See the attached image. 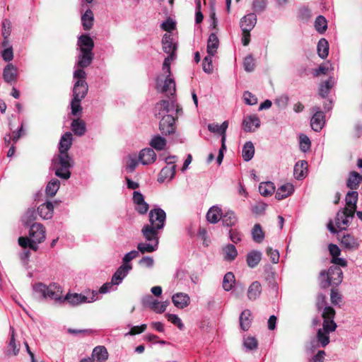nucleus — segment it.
Segmentation results:
<instances>
[{"mask_svg":"<svg viewBox=\"0 0 362 362\" xmlns=\"http://www.w3.org/2000/svg\"><path fill=\"white\" fill-rule=\"evenodd\" d=\"M45 240V228L39 223H33L29 230V237L21 236L18 238V245L23 248L29 247L33 251L39 248L38 244Z\"/></svg>","mask_w":362,"mask_h":362,"instance_id":"f257e3e1","label":"nucleus"},{"mask_svg":"<svg viewBox=\"0 0 362 362\" xmlns=\"http://www.w3.org/2000/svg\"><path fill=\"white\" fill-rule=\"evenodd\" d=\"M33 291L35 293L41 295L43 299L48 297L56 300H61L62 299V288L56 283L50 284L49 286L42 283L36 284L33 287Z\"/></svg>","mask_w":362,"mask_h":362,"instance_id":"f03ea898","label":"nucleus"},{"mask_svg":"<svg viewBox=\"0 0 362 362\" xmlns=\"http://www.w3.org/2000/svg\"><path fill=\"white\" fill-rule=\"evenodd\" d=\"M321 276H327V279L321 282L322 288H327L330 286H338L343 279L342 270L337 266L330 267L328 271H321Z\"/></svg>","mask_w":362,"mask_h":362,"instance_id":"7ed1b4c3","label":"nucleus"},{"mask_svg":"<svg viewBox=\"0 0 362 362\" xmlns=\"http://www.w3.org/2000/svg\"><path fill=\"white\" fill-rule=\"evenodd\" d=\"M156 88L160 93H165L168 97L175 93V81L171 75H161L157 77Z\"/></svg>","mask_w":362,"mask_h":362,"instance_id":"20e7f679","label":"nucleus"},{"mask_svg":"<svg viewBox=\"0 0 362 362\" xmlns=\"http://www.w3.org/2000/svg\"><path fill=\"white\" fill-rule=\"evenodd\" d=\"M148 216L150 224H148V226H152L158 230H161L164 227L166 214L162 209L156 208L151 209Z\"/></svg>","mask_w":362,"mask_h":362,"instance_id":"39448f33","label":"nucleus"},{"mask_svg":"<svg viewBox=\"0 0 362 362\" xmlns=\"http://www.w3.org/2000/svg\"><path fill=\"white\" fill-rule=\"evenodd\" d=\"M355 213L353 210L351 211L343 209L337 213L335 218V224L337 227L340 230H345L349 226L350 221L354 218Z\"/></svg>","mask_w":362,"mask_h":362,"instance_id":"423d86ee","label":"nucleus"},{"mask_svg":"<svg viewBox=\"0 0 362 362\" xmlns=\"http://www.w3.org/2000/svg\"><path fill=\"white\" fill-rule=\"evenodd\" d=\"M175 118L170 115H165L162 117L159 123V130L163 135L173 134L175 130Z\"/></svg>","mask_w":362,"mask_h":362,"instance_id":"0eeeda50","label":"nucleus"},{"mask_svg":"<svg viewBox=\"0 0 362 362\" xmlns=\"http://www.w3.org/2000/svg\"><path fill=\"white\" fill-rule=\"evenodd\" d=\"M313 111L315 113L310 119V126L315 132H319L325 124V115L319 107H314Z\"/></svg>","mask_w":362,"mask_h":362,"instance_id":"6e6552de","label":"nucleus"},{"mask_svg":"<svg viewBox=\"0 0 362 362\" xmlns=\"http://www.w3.org/2000/svg\"><path fill=\"white\" fill-rule=\"evenodd\" d=\"M338 238H340L341 246L348 250L354 251L359 247L360 244L358 238L351 234H339Z\"/></svg>","mask_w":362,"mask_h":362,"instance_id":"1a4fd4ad","label":"nucleus"},{"mask_svg":"<svg viewBox=\"0 0 362 362\" xmlns=\"http://www.w3.org/2000/svg\"><path fill=\"white\" fill-rule=\"evenodd\" d=\"M97 294L98 293L96 292L93 291L92 293V297L90 300H88V298L84 295L78 293H68L66 294L65 298L63 300L62 298L60 301L66 300L72 305H78L82 303L93 302L95 300V296H97Z\"/></svg>","mask_w":362,"mask_h":362,"instance_id":"9d476101","label":"nucleus"},{"mask_svg":"<svg viewBox=\"0 0 362 362\" xmlns=\"http://www.w3.org/2000/svg\"><path fill=\"white\" fill-rule=\"evenodd\" d=\"M158 229L152 226L146 224L141 229V234L146 242L152 243L156 245L159 243Z\"/></svg>","mask_w":362,"mask_h":362,"instance_id":"9b49d317","label":"nucleus"},{"mask_svg":"<svg viewBox=\"0 0 362 362\" xmlns=\"http://www.w3.org/2000/svg\"><path fill=\"white\" fill-rule=\"evenodd\" d=\"M88 86L85 80L77 81L73 88V98L83 100L88 93Z\"/></svg>","mask_w":362,"mask_h":362,"instance_id":"f8f14e48","label":"nucleus"},{"mask_svg":"<svg viewBox=\"0 0 362 362\" xmlns=\"http://www.w3.org/2000/svg\"><path fill=\"white\" fill-rule=\"evenodd\" d=\"M3 78L6 83H13L18 80V70L13 64H8L3 71Z\"/></svg>","mask_w":362,"mask_h":362,"instance_id":"ddd939ff","label":"nucleus"},{"mask_svg":"<svg viewBox=\"0 0 362 362\" xmlns=\"http://www.w3.org/2000/svg\"><path fill=\"white\" fill-rule=\"evenodd\" d=\"M162 48L164 52L175 57L177 45L173 41V37L170 34L165 33L162 38Z\"/></svg>","mask_w":362,"mask_h":362,"instance_id":"4468645a","label":"nucleus"},{"mask_svg":"<svg viewBox=\"0 0 362 362\" xmlns=\"http://www.w3.org/2000/svg\"><path fill=\"white\" fill-rule=\"evenodd\" d=\"M74 160L69 154L64 153H58L52 161V165H57L69 169H71L74 166Z\"/></svg>","mask_w":362,"mask_h":362,"instance_id":"2eb2a0df","label":"nucleus"},{"mask_svg":"<svg viewBox=\"0 0 362 362\" xmlns=\"http://www.w3.org/2000/svg\"><path fill=\"white\" fill-rule=\"evenodd\" d=\"M259 126L260 120L256 115L248 116L243 121V129L245 132H253Z\"/></svg>","mask_w":362,"mask_h":362,"instance_id":"dca6fc26","label":"nucleus"},{"mask_svg":"<svg viewBox=\"0 0 362 362\" xmlns=\"http://www.w3.org/2000/svg\"><path fill=\"white\" fill-rule=\"evenodd\" d=\"M132 269V266H126L122 264L113 274L111 279L112 282L115 285H119Z\"/></svg>","mask_w":362,"mask_h":362,"instance_id":"f3484780","label":"nucleus"},{"mask_svg":"<svg viewBox=\"0 0 362 362\" xmlns=\"http://www.w3.org/2000/svg\"><path fill=\"white\" fill-rule=\"evenodd\" d=\"M72 134L66 132L62 136L59 145V153L69 154L68 151L72 145Z\"/></svg>","mask_w":362,"mask_h":362,"instance_id":"a211bd4d","label":"nucleus"},{"mask_svg":"<svg viewBox=\"0 0 362 362\" xmlns=\"http://www.w3.org/2000/svg\"><path fill=\"white\" fill-rule=\"evenodd\" d=\"M139 159L143 165H148L156 160V154L152 148H144L140 151Z\"/></svg>","mask_w":362,"mask_h":362,"instance_id":"6ab92c4d","label":"nucleus"},{"mask_svg":"<svg viewBox=\"0 0 362 362\" xmlns=\"http://www.w3.org/2000/svg\"><path fill=\"white\" fill-rule=\"evenodd\" d=\"M78 45L80 52L86 50L88 52H93L94 48V42L88 35H81L78 40Z\"/></svg>","mask_w":362,"mask_h":362,"instance_id":"aec40b11","label":"nucleus"},{"mask_svg":"<svg viewBox=\"0 0 362 362\" xmlns=\"http://www.w3.org/2000/svg\"><path fill=\"white\" fill-rule=\"evenodd\" d=\"M94 58V54L93 52H88L86 50L80 52L78 56L77 66L78 67L85 69L89 66Z\"/></svg>","mask_w":362,"mask_h":362,"instance_id":"412c9836","label":"nucleus"},{"mask_svg":"<svg viewBox=\"0 0 362 362\" xmlns=\"http://www.w3.org/2000/svg\"><path fill=\"white\" fill-rule=\"evenodd\" d=\"M308 163L303 160L297 162L294 166L293 175L297 180H302L307 175Z\"/></svg>","mask_w":362,"mask_h":362,"instance_id":"4be33fe9","label":"nucleus"},{"mask_svg":"<svg viewBox=\"0 0 362 362\" xmlns=\"http://www.w3.org/2000/svg\"><path fill=\"white\" fill-rule=\"evenodd\" d=\"M172 300L175 306L182 309L189 304L190 298L186 293H177L173 296Z\"/></svg>","mask_w":362,"mask_h":362,"instance_id":"5701e85b","label":"nucleus"},{"mask_svg":"<svg viewBox=\"0 0 362 362\" xmlns=\"http://www.w3.org/2000/svg\"><path fill=\"white\" fill-rule=\"evenodd\" d=\"M54 206L52 202H47L40 205L37 208V213L43 219H49L53 216Z\"/></svg>","mask_w":362,"mask_h":362,"instance_id":"b1692460","label":"nucleus"},{"mask_svg":"<svg viewBox=\"0 0 362 362\" xmlns=\"http://www.w3.org/2000/svg\"><path fill=\"white\" fill-rule=\"evenodd\" d=\"M358 194L356 191H349L346 195V207L344 209L355 213L356 210V203L358 201Z\"/></svg>","mask_w":362,"mask_h":362,"instance_id":"393cba45","label":"nucleus"},{"mask_svg":"<svg viewBox=\"0 0 362 362\" xmlns=\"http://www.w3.org/2000/svg\"><path fill=\"white\" fill-rule=\"evenodd\" d=\"M362 180V176L356 171H351L349 173V177L346 181V186L351 191H355L359 187V185Z\"/></svg>","mask_w":362,"mask_h":362,"instance_id":"a878e982","label":"nucleus"},{"mask_svg":"<svg viewBox=\"0 0 362 362\" xmlns=\"http://www.w3.org/2000/svg\"><path fill=\"white\" fill-rule=\"evenodd\" d=\"M93 360L98 362H105L108 358V352L104 346H98L95 347L92 353Z\"/></svg>","mask_w":362,"mask_h":362,"instance_id":"bb28decb","label":"nucleus"},{"mask_svg":"<svg viewBox=\"0 0 362 362\" xmlns=\"http://www.w3.org/2000/svg\"><path fill=\"white\" fill-rule=\"evenodd\" d=\"M176 166L173 165L172 166H166L162 168L158 174V182L160 183L163 182L165 179H173L175 175Z\"/></svg>","mask_w":362,"mask_h":362,"instance_id":"cd10ccee","label":"nucleus"},{"mask_svg":"<svg viewBox=\"0 0 362 362\" xmlns=\"http://www.w3.org/2000/svg\"><path fill=\"white\" fill-rule=\"evenodd\" d=\"M262 285L257 281H253L248 288L247 297L250 300L257 299L262 293Z\"/></svg>","mask_w":362,"mask_h":362,"instance_id":"c85d7f7f","label":"nucleus"},{"mask_svg":"<svg viewBox=\"0 0 362 362\" xmlns=\"http://www.w3.org/2000/svg\"><path fill=\"white\" fill-rule=\"evenodd\" d=\"M252 313L250 310H244L240 315V326L243 331L250 329L252 323Z\"/></svg>","mask_w":362,"mask_h":362,"instance_id":"c756f323","label":"nucleus"},{"mask_svg":"<svg viewBox=\"0 0 362 362\" xmlns=\"http://www.w3.org/2000/svg\"><path fill=\"white\" fill-rule=\"evenodd\" d=\"M293 192V186L291 184H285L279 187L276 192L275 198L278 200L284 199L290 196Z\"/></svg>","mask_w":362,"mask_h":362,"instance_id":"7c9ffc66","label":"nucleus"},{"mask_svg":"<svg viewBox=\"0 0 362 362\" xmlns=\"http://www.w3.org/2000/svg\"><path fill=\"white\" fill-rule=\"evenodd\" d=\"M222 217L221 209L218 206H212L208 211L206 218L211 223H218Z\"/></svg>","mask_w":362,"mask_h":362,"instance_id":"2f4dec72","label":"nucleus"},{"mask_svg":"<svg viewBox=\"0 0 362 362\" xmlns=\"http://www.w3.org/2000/svg\"><path fill=\"white\" fill-rule=\"evenodd\" d=\"M219 46V40L215 33L210 34L207 42V54L214 56Z\"/></svg>","mask_w":362,"mask_h":362,"instance_id":"473e14b6","label":"nucleus"},{"mask_svg":"<svg viewBox=\"0 0 362 362\" xmlns=\"http://www.w3.org/2000/svg\"><path fill=\"white\" fill-rule=\"evenodd\" d=\"M71 126L73 132L76 136H83L86 132V123L81 119H74Z\"/></svg>","mask_w":362,"mask_h":362,"instance_id":"72a5a7b5","label":"nucleus"},{"mask_svg":"<svg viewBox=\"0 0 362 362\" xmlns=\"http://www.w3.org/2000/svg\"><path fill=\"white\" fill-rule=\"evenodd\" d=\"M81 22L83 28L85 30H90L94 22L93 13L90 9L86 11L84 14L81 16Z\"/></svg>","mask_w":362,"mask_h":362,"instance_id":"f704fd0d","label":"nucleus"},{"mask_svg":"<svg viewBox=\"0 0 362 362\" xmlns=\"http://www.w3.org/2000/svg\"><path fill=\"white\" fill-rule=\"evenodd\" d=\"M37 218V212L34 209H28L21 218L23 224L25 226H31L35 223V221Z\"/></svg>","mask_w":362,"mask_h":362,"instance_id":"c9c22d12","label":"nucleus"},{"mask_svg":"<svg viewBox=\"0 0 362 362\" xmlns=\"http://www.w3.org/2000/svg\"><path fill=\"white\" fill-rule=\"evenodd\" d=\"M223 255L225 260L231 262L236 258L238 251L234 245L228 244L223 248Z\"/></svg>","mask_w":362,"mask_h":362,"instance_id":"e433bc0d","label":"nucleus"},{"mask_svg":"<svg viewBox=\"0 0 362 362\" xmlns=\"http://www.w3.org/2000/svg\"><path fill=\"white\" fill-rule=\"evenodd\" d=\"M256 21L257 18L255 14L250 13L247 16H245L240 20V28L252 30L254 28Z\"/></svg>","mask_w":362,"mask_h":362,"instance_id":"4c0bfd02","label":"nucleus"},{"mask_svg":"<svg viewBox=\"0 0 362 362\" xmlns=\"http://www.w3.org/2000/svg\"><path fill=\"white\" fill-rule=\"evenodd\" d=\"M255 154V147L251 141L245 144L243 148L242 156L245 161L250 160Z\"/></svg>","mask_w":362,"mask_h":362,"instance_id":"58836bf2","label":"nucleus"},{"mask_svg":"<svg viewBox=\"0 0 362 362\" xmlns=\"http://www.w3.org/2000/svg\"><path fill=\"white\" fill-rule=\"evenodd\" d=\"M262 254L257 251H252L247 256V263L251 268L255 267L260 262Z\"/></svg>","mask_w":362,"mask_h":362,"instance_id":"ea45409f","label":"nucleus"},{"mask_svg":"<svg viewBox=\"0 0 362 362\" xmlns=\"http://www.w3.org/2000/svg\"><path fill=\"white\" fill-rule=\"evenodd\" d=\"M317 54L322 59H325L329 54V44L326 39L322 38L317 43Z\"/></svg>","mask_w":362,"mask_h":362,"instance_id":"a19ab883","label":"nucleus"},{"mask_svg":"<svg viewBox=\"0 0 362 362\" xmlns=\"http://www.w3.org/2000/svg\"><path fill=\"white\" fill-rule=\"evenodd\" d=\"M175 106V105L173 100L170 102L167 100H162L156 104L155 108L156 110H158V114L160 115L161 111H164L165 112L168 113L170 111L171 109L174 108Z\"/></svg>","mask_w":362,"mask_h":362,"instance_id":"79ce46f5","label":"nucleus"},{"mask_svg":"<svg viewBox=\"0 0 362 362\" xmlns=\"http://www.w3.org/2000/svg\"><path fill=\"white\" fill-rule=\"evenodd\" d=\"M274 190L275 187L272 182H262L259 186V193L264 197L272 195Z\"/></svg>","mask_w":362,"mask_h":362,"instance_id":"37998d69","label":"nucleus"},{"mask_svg":"<svg viewBox=\"0 0 362 362\" xmlns=\"http://www.w3.org/2000/svg\"><path fill=\"white\" fill-rule=\"evenodd\" d=\"M60 186V182L57 179L49 181L46 187V194L50 197H53L57 192Z\"/></svg>","mask_w":362,"mask_h":362,"instance_id":"c03bdc74","label":"nucleus"},{"mask_svg":"<svg viewBox=\"0 0 362 362\" xmlns=\"http://www.w3.org/2000/svg\"><path fill=\"white\" fill-rule=\"evenodd\" d=\"M252 240L257 243H262L264 239V233L262 229L260 224L256 223L255 224L252 230Z\"/></svg>","mask_w":362,"mask_h":362,"instance_id":"a18cd8bd","label":"nucleus"},{"mask_svg":"<svg viewBox=\"0 0 362 362\" xmlns=\"http://www.w3.org/2000/svg\"><path fill=\"white\" fill-rule=\"evenodd\" d=\"M334 85V81H332V78H330L329 79L325 81L324 83H322L320 85V87L319 88V95L322 98H325L328 96L331 88H332Z\"/></svg>","mask_w":362,"mask_h":362,"instance_id":"49530a36","label":"nucleus"},{"mask_svg":"<svg viewBox=\"0 0 362 362\" xmlns=\"http://www.w3.org/2000/svg\"><path fill=\"white\" fill-rule=\"evenodd\" d=\"M235 276L232 272H227L223 280V288L225 291H230L235 284Z\"/></svg>","mask_w":362,"mask_h":362,"instance_id":"de8ad7c7","label":"nucleus"},{"mask_svg":"<svg viewBox=\"0 0 362 362\" xmlns=\"http://www.w3.org/2000/svg\"><path fill=\"white\" fill-rule=\"evenodd\" d=\"M158 245L152 243H140L137 245V249L139 252H140L142 254L146 252H153L157 250Z\"/></svg>","mask_w":362,"mask_h":362,"instance_id":"09e8293b","label":"nucleus"},{"mask_svg":"<svg viewBox=\"0 0 362 362\" xmlns=\"http://www.w3.org/2000/svg\"><path fill=\"white\" fill-rule=\"evenodd\" d=\"M150 145L156 150L161 151L164 149L166 146V140L163 137L158 135L151 139Z\"/></svg>","mask_w":362,"mask_h":362,"instance_id":"8fccbe9b","label":"nucleus"},{"mask_svg":"<svg viewBox=\"0 0 362 362\" xmlns=\"http://www.w3.org/2000/svg\"><path fill=\"white\" fill-rule=\"evenodd\" d=\"M223 223L226 226H233L237 222V217L235 215V213L232 211H229L226 212L221 217Z\"/></svg>","mask_w":362,"mask_h":362,"instance_id":"3c124183","label":"nucleus"},{"mask_svg":"<svg viewBox=\"0 0 362 362\" xmlns=\"http://www.w3.org/2000/svg\"><path fill=\"white\" fill-rule=\"evenodd\" d=\"M53 168L55 170V175L62 179L67 180L71 176L70 169L61 167L57 165H53Z\"/></svg>","mask_w":362,"mask_h":362,"instance_id":"603ef678","label":"nucleus"},{"mask_svg":"<svg viewBox=\"0 0 362 362\" xmlns=\"http://www.w3.org/2000/svg\"><path fill=\"white\" fill-rule=\"evenodd\" d=\"M315 28L320 33H325L327 28L326 18L322 16H317L315 21Z\"/></svg>","mask_w":362,"mask_h":362,"instance_id":"864d4df0","label":"nucleus"},{"mask_svg":"<svg viewBox=\"0 0 362 362\" xmlns=\"http://www.w3.org/2000/svg\"><path fill=\"white\" fill-rule=\"evenodd\" d=\"M316 337L317 341L322 347H325L330 341L329 334L322 330V329H319L317 330Z\"/></svg>","mask_w":362,"mask_h":362,"instance_id":"5fc2aeb1","label":"nucleus"},{"mask_svg":"<svg viewBox=\"0 0 362 362\" xmlns=\"http://www.w3.org/2000/svg\"><path fill=\"white\" fill-rule=\"evenodd\" d=\"M212 57L209 54L206 56L202 62V67L204 72L207 74H211L214 71V67L212 65Z\"/></svg>","mask_w":362,"mask_h":362,"instance_id":"6e6d98bb","label":"nucleus"},{"mask_svg":"<svg viewBox=\"0 0 362 362\" xmlns=\"http://www.w3.org/2000/svg\"><path fill=\"white\" fill-rule=\"evenodd\" d=\"M144 303L148 305L151 310L158 313L159 308L160 307V303L157 300L153 299L151 296H148L144 299Z\"/></svg>","mask_w":362,"mask_h":362,"instance_id":"4d7b16f0","label":"nucleus"},{"mask_svg":"<svg viewBox=\"0 0 362 362\" xmlns=\"http://www.w3.org/2000/svg\"><path fill=\"white\" fill-rule=\"evenodd\" d=\"M311 142L305 134L300 135V148L303 152H306L310 148Z\"/></svg>","mask_w":362,"mask_h":362,"instance_id":"13d9d810","label":"nucleus"},{"mask_svg":"<svg viewBox=\"0 0 362 362\" xmlns=\"http://www.w3.org/2000/svg\"><path fill=\"white\" fill-rule=\"evenodd\" d=\"M335 315V310L332 307L327 306L323 310L322 317L323 318V321L326 320L327 322L329 320H334Z\"/></svg>","mask_w":362,"mask_h":362,"instance_id":"bf43d9fd","label":"nucleus"},{"mask_svg":"<svg viewBox=\"0 0 362 362\" xmlns=\"http://www.w3.org/2000/svg\"><path fill=\"white\" fill-rule=\"evenodd\" d=\"M243 66L246 71L251 72L255 70V59L252 55H248L244 59Z\"/></svg>","mask_w":362,"mask_h":362,"instance_id":"052dcab7","label":"nucleus"},{"mask_svg":"<svg viewBox=\"0 0 362 362\" xmlns=\"http://www.w3.org/2000/svg\"><path fill=\"white\" fill-rule=\"evenodd\" d=\"M139 255V253L137 250H132L131 252L127 253L122 259V265L132 266V264H129V262L137 257Z\"/></svg>","mask_w":362,"mask_h":362,"instance_id":"680f3d73","label":"nucleus"},{"mask_svg":"<svg viewBox=\"0 0 362 362\" xmlns=\"http://www.w3.org/2000/svg\"><path fill=\"white\" fill-rule=\"evenodd\" d=\"M244 346L249 350H254L257 347V340L255 337H248L244 340Z\"/></svg>","mask_w":362,"mask_h":362,"instance_id":"e2e57ef3","label":"nucleus"},{"mask_svg":"<svg viewBox=\"0 0 362 362\" xmlns=\"http://www.w3.org/2000/svg\"><path fill=\"white\" fill-rule=\"evenodd\" d=\"M138 165V161L135 156H129L127 161V170L129 173L134 171L136 167Z\"/></svg>","mask_w":362,"mask_h":362,"instance_id":"0e129e2a","label":"nucleus"},{"mask_svg":"<svg viewBox=\"0 0 362 362\" xmlns=\"http://www.w3.org/2000/svg\"><path fill=\"white\" fill-rule=\"evenodd\" d=\"M337 324L334 320H329V321H323L322 324V329L325 332L329 334V332H334L337 329Z\"/></svg>","mask_w":362,"mask_h":362,"instance_id":"69168bd1","label":"nucleus"},{"mask_svg":"<svg viewBox=\"0 0 362 362\" xmlns=\"http://www.w3.org/2000/svg\"><path fill=\"white\" fill-rule=\"evenodd\" d=\"M267 6V0H254L252 6L253 10L257 13L262 12Z\"/></svg>","mask_w":362,"mask_h":362,"instance_id":"338daca9","label":"nucleus"},{"mask_svg":"<svg viewBox=\"0 0 362 362\" xmlns=\"http://www.w3.org/2000/svg\"><path fill=\"white\" fill-rule=\"evenodd\" d=\"M175 26H176L175 23L170 18H168L165 21H164L160 25V28L163 30L168 32V33L175 30Z\"/></svg>","mask_w":362,"mask_h":362,"instance_id":"774afa93","label":"nucleus"}]
</instances>
